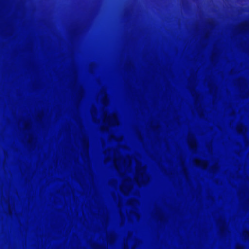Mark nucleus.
Masks as SVG:
<instances>
[{"label":"nucleus","mask_w":249,"mask_h":249,"mask_svg":"<svg viewBox=\"0 0 249 249\" xmlns=\"http://www.w3.org/2000/svg\"><path fill=\"white\" fill-rule=\"evenodd\" d=\"M95 249H102V248L99 246H96L95 247Z\"/></svg>","instance_id":"nucleus-12"},{"label":"nucleus","mask_w":249,"mask_h":249,"mask_svg":"<svg viewBox=\"0 0 249 249\" xmlns=\"http://www.w3.org/2000/svg\"><path fill=\"white\" fill-rule=\"evenodd\" d=\"M191 147H192V148H195V147H196V144H195V142H191Z\"/></svg>","instance_id":"nucleus-9"},{"label":"nucleus","mask_w":249,"mask_h":249,"mask_svg":"<svg viewBox=\"0 0 249 249\" xmlns=\"http://www.w3.org/2000/svg\"><path fill=\"white\" fill-rule=\"evenodd\" d=\"M237 249H241L240 247H237Z\"/></svg>","instance_id":"nucleus-15"},{"label":"nucleus","mask_w":249,"mask_h":249,"mask_svg":"<svg viewBox=\"0 0 249 249\" xmlns=\"http://www.w3.org/2000/svg\"><path fill=\"white\" fill-rule=\"evenodd\" d=\"M28 126L27 125H26L25 126V129H27Z\"/></svg>","instance_id":"nucleus-14"},{"label":"nucleus","mask_w":249,"mask_h":249,"mask_svg":"<svg viewBox=\"0 0 249 249\" xmlns=\"http://www.w3.org/2000/svg\"><path fill=\"white\" fill-rule=\"evenodd\" d=\"M124 160H123L120 157L118 158H116L114 160V164L117 168H118L120 163L124 164Z\"/></svg>","instance_id":"nucleus-3"},{"label":"nucleus","mask_w":249,"mask_h":249,"mask_svg":"<svg viewBox=\"0 0 249 249\" xmlns=\"http://www.w3.org/2000/svg\"><path fill=\"white\" fill-rule=\"evenodd\" d=\"M129 181V180L128 179H126L125 180L123 184H122V186H121V190L123 192H125L126 191H128L129 188L127 185V182H128Z\"/></svg>","instance_id":"nucleus-2"},{"label":"nucleus","mask_w":249,"mask_h":249,"mask_svg":"<svg viewBox=\"0 0 249 249\" xmlns=\"http://www.w3.org/2000/svg\"><path fill=\"white\" fill-rule=\"evenodd\" d=\"M81 94L80 93H78L77 95V98L78 99H80V98L81 97Z\"/></svg>","instance_id":"nucleus-11"},{"label":"nucleus","mask_w":249,"mask_h":249,"mask_svg":"<svg viewBox=\"0 0 249 249\" xmlns=\"http://www.w3.org/2000/svg\"><path fill=\"white\" fill-rule=\"evenodd\" d=\"M108 239L110 242H112L113 241V238L112 236H109Z\"/></svg>","instance_id":"nucleus-10"},{"label":"nucleus","mask_w":249,"mask_h":249,"mask_svg":"<svg viewBox=\"0 0 249 249\" xmlns=\"http://www.w3.org/2000/svg\"><path fill=\"white\" fill-rule=\"evenodd\" d=\"M83 146H84V151L87 153L88 152V142L86 140L83 141Z\"/></svg>","instance_id":"nucleus-5"},{"label":"nucleus","mask_w":249,"mask_h":249,"mask_svg":"<svg viewBox=\"0 0 249 249\" xmlns=\"http://www.w3.org/2000/svg\"><path fill=\"white\" fill-rule=\"evenodd\" d=\"M226 227H225V225L224 224H222L220 226V232L221 234H223L224 233V232H225V231H226Z\"/></svg>","instance_id":"nucleus-6"},{"label":"nucleus","mask_w":249,"mask_h":249,"mask_svg":"<svg viewBox=\"0 0 249 249\" xmlns=\"http://www.w3.org/2000/svg\"><path fill=\"white\" fill-rule=\"evenodd\" d=\"M247 28V27L246 25H242L239 27V30L242 32H243V31H245V30H246Z\"/></svg>","instance_id":"nucleus-7"},{"label":"nucleus","mask_w":249,"mask_h":249,"mask_svg":"<svg viewBox=\"0 0 249 249\" xmlns=\"http://www.w3.org/2000/svg\"><path fill=\"white\" fill-rule=\"evenodd\" d=\"M245 235L249 238V233L246 232V233H245Z\"/></svg>","instance_id":"nucleus-13"},{"label":"nucleus","mask_w":249,"mask_h":249,"mask_svg":"<svg viewBox=\"0 0 249 249\" xmlns=\"http://www.w3.org/2000/svg\"><path fill=\"white\" fill-rule=\"evenodd\" d=\"M238 131L242 133L243 132V130H244V128L242 126H238Z\"/></svg>","instance_id":"nucleus-8"},{"label":"nucleus","mask_w":249,"mask_h":249,"mask_svg":"<svg viewBox=\"0 0 249 249\" xmlns=\"http://www.w3.org/2000/svg\"><path fill=\"white\" fill-rule=\"evenodd\" d=\"M155 215L156 217L159 220H161L162 218V213L158 210H156L155 212Z\"/></svg>","instance_id":"nucleus-4"},{"label":"nucleus","mask_w":249,"mask_h":249,"mask_svg":"<svg viewBox=\"0 0 249 249\" xmlns=\"http://www.w3.org/2000/svg\"><path fill=\"white\" fill-rule=\"evenodd\" d=\"M105 121L110 125H114L117 123V121L115 118L110 116L106 117Z\"/></svg>","instance_id":"nucleus-1"}]
</instances>
